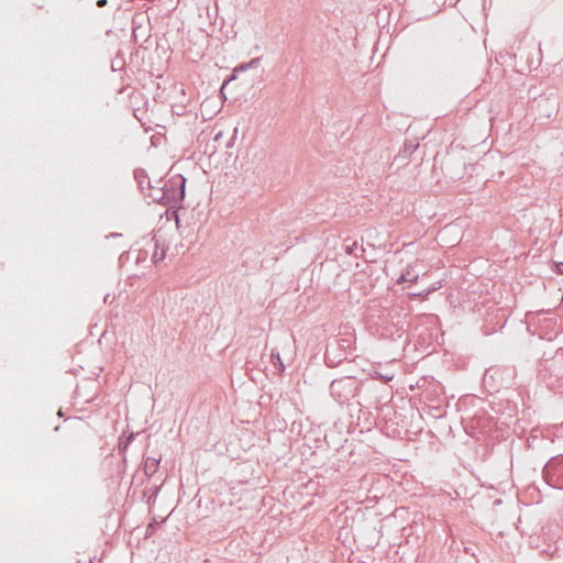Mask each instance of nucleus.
Wrapping results in <instances>:
<instances>
[{
    "label": "nucleus",
    "mask_w": 563,
    "mask_h": 563,
    "mask_svg": "<svg viewBox=\"0 0 563 563\" xmlns=\"http://www.w3.org/2000/svg\"><path fill=\"white\" fill-rule=\"evenodd\" d=\"M363 382L353 376L333 379L330 384V395L340 405L349 404L361 391Z\"/></svg>",
    "instance_id": "1"
},
{
    "label": "nucleus",
    "mask_w": 563,
    "mask_h": 563,
    "mask_svg": "<svg viewBox=\"0 0 563 563\" xmlns=\"http://www.w3.org/2000/svg\"><path fill=\"white\" fill-rule=\"evenodd\" d=\"M352 340L349 338H339L327 344L324 352V362L329 367H335L352 356Z\"/></svg>",
    "instance_id": "2"
},
{
    "label": "nucleus",
    "mask_w": 563,
    "mask_h": 563,
    "mask_svg": "<svg viewBox=\"0 0 563 563\" xmlns=\"http://www.w3.org/2000/svg\"><path fill=\"white\" fill-rule=\"evenodd\" d=\"M539 378L550 389L561 387L563 382V357L556 356L551 360L543 361L540 364Z\"/></svg>",
    "instance_id": "3"
},
{
    "label": "nucleus",
    "mask_w": 563,
    "mask_h": 563,
    "mask_svg": "<svg viewBox=\"0 0 563 563\" xmlns=\"http://www.w3.org/2000/svg\"><path fill=\"white\" fill-rule=\"evenodd\" d=\"M186 178L183 175H175L164 181L165 206L178 208L185 198Z\"/></svg>",
    "instance_id": "4"
},
{
    "label": "nucleus",
    "mask_w": 563,
    "mask_h": 563,
    "mask_svg": "<svg viewBox=\"0 0 563 563\" xmlns=\"http://www.w3.org/2000/svg\"><path fill=\"white\" fill-rule=\"evenodd\" d=\"M542 477L551 487L560 486L563 481V454L551 457L542 468Z\"/></svg>",
    "instance_id": "5"
},
{
    "label": "nucleus",
    "mask_w": 563,
    "mask_h": 563,
    "mask_svg": "<svg viewBox=\"0 0 563 563\" xmlns=\"http://www.w3.org/2000/svg\"><path fill=\"white\" fill-rule=\"evenodd\" d=\"M419 147V141L417 139L407 140L400 148L395 161L409 158Z\"/></svg>",
    "instance_id": "6"
},
{
    "label": "nucleus",
    "mask_w": 563,
    "mask_h": 563,
    "mask_svg": "<svg viewBox=\"0 0 563 563\" xmlns=\"http://www.w3.org/2000/svg\"><path fill=\"white\" fill-rule=\"evenodd\" d=\"M260 64V58L256 57V58H253L251 62L249 63H244V64H240L238 67H235L231 74V76L224 80L222 87H221V90L231 81V80H234L236 78V74L239 71H245L247 70L249 68H253V67H256L257 65Z\"/></svg>",
    "instance_id": "7"
},
{
    "label": "nucleus",
    "mask_w": 563,
    "mask_h": 563,
    "mask_svg": "<svg viewBox=\"0 0 563 563\" xmlns=\"http://www.w3.org/2000/svg\"><path fill=\"white\" fill-rule=\"evenodd\" d=\"M159 462H161V455H158L157 457L147 456L145 459L144 473L147 477H152L156 473Z\"/></svg>",
    "instance_id": "8"
},
{
    "label": "nucleus",
    "mask_w": 563,
    "mask_h": 563,
    "mask_svg": "<svg viewBox=\"0 0 563 563\" xmlns=\"http://www.w3.org/2000/svg\"><path fill=\"white\" fill-rule=\"evenodd\" d=\"M147 188L150 190L148 197H151L155 202L165 206L164 185L162 187H153L150 185Z\"/></svg>",
    "instance_id": "9"
},
{
    "label": "nucleus",
    "mask_w": 563,
    "mask_h": 563,
    "mask_svg": "<svg viewBox=\"0 0 563 563\" xmlns=\"http://www.w3.org/2000/svg\"><path fill=\"white\" fill-rule=\"evenodd\" d=\"M134 178L137 181V185L141 190H144V186L147 187L151 185L150 178L146 174V172L142 168H137L134 170Z\"/></svg>",
    "instance_id": "10"
},
{
    "label": "nucleus",
    "mask_w": 563,
    "mask_h": 563,
    "mask_svg": "<svg viewBox=\"0 0 563 563\" xmlns=\"http://www.w3.org/2000/svg\"><path fill=\"white\" fill-rule=\"evenodd\" d=\"M154 243V252L152 255L153 263L157 264L158 262L163 261L165 258L166 250L162 249L159 250L158 240L156 238H153L151 240Z\"/></svg>",
    "instance_id": "11"
},
{
    "label": "nucleus",
    "mask_w": 563,
    "mask_h": 563,
    "mask_svg": "<svg viewBox=\"0 0 563 563\" xmlns=\"http://www.w3.org/2000/svg\"><path fill=\"white\" fill-rule=\"evenodd\" d=\"M271 362H272L273 366L279 372V374L284 373L285 365L282 361L279 352L276 351L275 349H273L271 352Z\"/></svg>",
    "instance_id": "12"
},
{
    "label": "nucleus",
    "mask_w": 563,
    "mask_h": 563,
    "mask_svg": "<svg viewBox=\"0 0 563 563\" xmlns=\"http://www.w3.org/2000/svg\"><path fill=\"white\" fill-rule=\"evenodd\" d=\"M418 279V274H416L412 269L407 268L397 280V284L404 283H415Z\"/></svg>",
    "instance_id": "13"
},
{
    "label": "nucleus",
    "mask_w": 563,
    "mask_h": 563,
    "mask_svg": "<svg viewBox=\"0 0 563 563\" xmlns=\"http://www.w3.org/2000/svg\"><path fill=\"white\" fill-rule=\"evenodd\" d=\"M134 439V433L129 434L126 438H120L118 443V450L120 453H123L128 450L129 445Z\"/></svg>",
    "instance_id": "14"
},
{
    "label": "nucleus",
    "mask_w": 563,
    "mask_h": 563,
    "mask_svg": "<svg viewBox=\"0 0 563 563\" xmlns=\"http://www.w3.org/2000/svg\"><path fill=\"white\" fill-rule=\"evenodd\" d=\"M376 375H377V377H379V379H380L382 382H384V383L389 382V380L391 379V376L383 375V374H379V373H377V372H376Z\"/></svg>",
    "instance_id": "15"
},
{
    "label": "nucleus",
    "mask_w": 563,
    "mask_h": 563,
    "mask_svg": "<svg viewBox=\"0 0 563 563\" xmlns=\"http://www.w3.org/2000/svg\"><path fill=\"white\" fill-rule=\"evenodd\" d=\"M555 267H556V273L563 274V262H556Z\"/></svg>",
    "instance_id": "16"
},
{
    "label": "nucleus",
    "mask_w": 563,
    "mask_h": 563,
    "mask_svg": "<svg viewBox=\"0 0 563 563\" xmlns=\"http://www.w3.org/2000/svg\"><path fill=\"white\" fill-rule=\"evenodd\" d=\"M107 2H108L107 0H98L97 1V7L98 8H103L107 4Z\"/></svg>",
    "instance_id": "17"
}]
</instances>
